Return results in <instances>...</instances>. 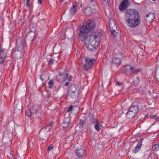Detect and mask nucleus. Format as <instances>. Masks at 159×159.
Returning a JSON list of instances; mask_svg holds the SVG:
<instances>
[{
  "mask_svg": "<svg viewBox=\"0 0 159 159\" xmlns=\"http://www.w3.org/2000/svg\"><path fill=\"white\" fill-rule=\"evenodd\" d=\"M124 17L126 23L131 27H137L140 23V15L138 11L135 9L127 10Z\"/></svg>",
  "mask_w": 159,
  "mask_h": 159,
  "instance_id": "1",
  "label": "nucleus"
},
{
  "mask_svg": "<svg viewBox=\"0 0 159 159\" xmlns=\"http://www.w3.org/2000/svg\"><path fill=\"white\" fill-rule=\"evenodd\" d=\"M79 36V38L85 42L86 48L89 51L95 50L99 44V39L96 35L91 36Z\"/></svg>",
  "mask_w": 159,
  "mask_h": 159,
  "instance_id": "2",
  "label": "nucleus"
},
{
  "mask_svg": "<svg viewBox=\"0 0 159 159\" xmlns=\"http://www.w3.org/2000/svg\"><path fill=\"white\" fill-rule=\"evenodd\" d=\"M95 22L90 20L83 23L79 29V36L93 35V30L95 26Z\"/></svg>",
  "mask_w": 159,
  "mask_h": 159,
  "instance_id": "3",
  "label": "nucleus"
},
{
  "mask_svg": "<svg viewBox=\"0 0 159 159\" xmlns=\"http://www.w3.org/2000/svg\"><path fill=\"white\" fill-rule=\"evenodd\" d=\"M116 23L113 19L110 20L109 22L110 30L113 35L116 38V40L119 41L120 39V32L116 29Z\"/></svg>",
  "mask_w": 159,
  "mask_h": 159,
  "instance_id": "4",
  "label": "nucleus"
},
{
  "mask_svg": "<svg viewBox=\"0 0 159 159\" xmlns=\"http://www.w3.org/2000/svg\"><path fill=\"white\" fill-rule=\"evenodd\" d=\"M25 41L24 37L19 38L16 42V45L15 48L16 49L25 52L27 48Z\"/></svg>",
  "mask_w": 159,
  "mask_h": 159,
  "instance_id": "5",
  "label": "nucleus"
},
{
  "mask_svg": "<svg viewBox=\"0 0 159 159\" xmlns=\"http://www.w3.org/2000/svg\"><path fill=\"white\" fill-rule=\"evenodd\" d=\"M95 61V59L89 57L83 58L82 59V63L84 69L87 70L90 69Z\"/></svg>",
  "mask_w": 159,
  "mask_h": 159,
  "instance_id": "6",
  "label": "nucleus"
},
{
  "mask_svg": "<svg viewBox=\"0 0 159 159\" xmlns=\"http://www.w3.org/2000/svg\"><path fill=\"white\" fill-rule=\"evenodd\" d=\"M139 108L137 106H131L126 114V116L128 118H131L134 116L138 112Z\"/></svg>",
  "mask_w": 159,
  "mask_h": 159,
  "instance_id": "7",
  "label": "nucleus"
},
{
  "mask_svg": "<svg viewBox=\"0 0 159 159\" xmlns=\"http://www.w3.org/2000/svg\"><path fill=\"white\" fill-rule=\"evenodd\" d=\"M59 75L57 76L56 80L59 82L68 81L70 80V76L68 74L65 72H60Z\"/></svg>",
  "mask_w": 159,
  "mask_h": 159,
  "instance_id": "8",
  "label": "nucleus"
},
{
  "mask_svg": "<svg viewBox=\"0 0 159 159\" xmlns=\"http://www.w3.org/2000/svg\"><path fill=\"white\" fill-rule=\"evenodd\" d=\"M52 122L50 121L49 123L47 125L45 126H44L41 130L39 132V134H41V137L45 135L47 133L50 131L52 127Z\"/></svg>",
  "mask_w": 159,
  "mask_h": 159,
  "instance_id": "9",
  "label": "nucleus"
},
{
  "mask_svg": "<svg viewBox=\"0 0 159 159\" xmlns=\"http://www.w3.org/2000/svg\"><path fill=\"white\" fill-rule=\"evenodd\" d=\"M122 57V55L120 52H117L114 55L113 58V62L116 64H119L121 63Z\"/></svg>",
  "mask_w": 159,
  "mask_h": 159,
  "instance_id": "10",
  "label": "nucleus"
},
{
  "mask_svg": "<svg viewBox=\"0 0 159 159\" xmlns=\"http://www.w3.org/2000/svg\"><path fill=\"white\" fill-rule=\"evenodd\" d=\"M85 149L83 147L77 148L75 150L77 156L79 157H84Z\"/></svg>",
  "mask_w": 159,
  "mask_h": 159,
  "instance_id": "11",
  "label": "nucleus"
},
{
  "mask_svg": "<svg viewBox=\"0 0 159 159\" xmlns=\"http://www.w3.org/2000/svg\"><path fill=\"white\" fill-rule=\"evenodd\" d=\"M70 118L69 117H66L64 122L62 125V128L66 129H68L70 128Z\"/></svg>",
  "mask_w": 159,
  "mask_h": 159,
  "instance_id": "12",
  "label": "nucleus"
},
{
  "mask_svg": "<svg viewBox=\"0 0 159 159\" xmlns=\"http://www.w3.org/2000/svg\"><path fill=\"white\" fill-rule=\"evenodd\" d=\"M96 10L94 8H92L90 7H87L84 10V13L86 15L89 16L96 12Z\"/></svg>",
  "mask_w": 159,
  "mask_h": 159,
  "instance_id": "13",
  "label": "nucleus"
},
{
  "mask_svg": "<svg viewBox=\"0 0 159 159\" xmlns=\"http://www.w3.org/2000/svg\"><path fill=\"white\" fill-rule=\"evenodd\" d=\"M24 52L23 51L16 49L15 48V50L13 52L12 55L15 58L19 59L21 57Z\"/></svg>",
  "mask_w": 159,
  "mask_h": 159,
  "instance_id": "14",
  "label": "nucleus"
},
{
  "mask_svg": "<svg viewBox=\"0 0 159 159\" xmlns=\"http://www.w3.org/2000/svg\"><path fill=\"white\" fill-rule=\"evenodd\" d=\"M128 1V0H124L121 2L119 5V9L120 11H123L127 9Z\"/></svg>",
  "mask_w": 159,
  "mask_h": 159,
  "instance_id": "15",
  "label": "nucleus"
},
{
  "mask_svg": "<svg viewBox=\"0 0 159 159\" xmlns=\"http://www.w3.org/2000/svg\"><path fill=\"white\" fill-rule=\"evenodd\" d=\"M154 15L152 13H150L147 15L145 18V20L148 22H152L154 19Z\"/></svg>",
  "mask_w": 159,
  "mask_h": 159,
  "instance_id": "16",
  "label": "nucleus"
},
{
  "mask_svg": "<svg viewBox=\"0 0 159 159\" xmlns=\"http://www.w3.org/2000/svg\"><path fill=\"white\" fill-rule=\"evenodd\" d=\"M77 6L76 3H75L73 4L72 7L70 8L69 13L71 16H73L76 13Z\"/></svg>",
  "mask_w": 159,
  "mask_h": 159,
  "instance_id": "17",
  "label": "nucleus"
},
{
  "mask_svg": "<svg viewBox=\"0 0 159 159\" xmlns=\"http://www.w3.org/2000/svg\"><path fill=\"white\" fill-rule=\"evenodd\" d=\"M134 67L131 66L130 65H127L125 66V68L124 70L125 72L127 73L129 72V75L132 73V71L134 69Z\"/></svg>",
  "mask_w": 159,
  "mask_h": 159,
  "instance_id": "18",
  "label": "nucleus"
},
{
  "mask_svg": "<svg viewBox=\"0 0 159 159\" xmlns=\"http://www.w3.org/2000/svg\"><path fill=\"white\" fill-rule=\"evenodd\" d=\"M142 145V140H141L138 143L137 146L133 150V152L135 153H137L140 149Z\"/></svg>",
  "mask_w": 159,
  "mask_h": 159,
  "instance_id": "19",
  "label": "nucleus"
},
{
  "mask_svg": "<svg viewBox=\"0 0 159 159\" xmlns=\"http://www.w3.org/2000/svg\"><path fill=\"white\" fill-rule=\"evenodd\" d=\"M6 50L3 49L0 45V57H6L7 56Z\"/></svg>",
  "mask_w": 159,
  "mask_h": 159,
  "instance_id": "20",
  "label": "nucleus"
},
{
  "mask_svg": "<svg viewBox=\"0 0 159 159\" xmlns=\"http://www.w3.org/2000/svg\"><path fill=\"white\" fill-rule=\"evenodd\" d=\"M31 111H32L33 115L36 114L38 113H37L38 109V106L37 105H34L31 108H30Z\"/></svg>",
  "mask_w": 159,
  "mask_h": 159,
  "instance_id": "21",
  "label": "nucleus"
},
{
  "mask_svg": "<svg viewBox=\"0 0 159 159\" xmlns=\"http://www.w3.org/2000/svg\"><path fill=\"white\" fill-rule=\"evenodd\" d=\"M101 125L100 124V122L99 121L97 122L94 125V128L95 129L98 131H99L100 129Z\"/></svg>",
  "mask_w": 159,
  "mask_h": 159,
  "instance_id": "22",
  "label": "nucleus"
},
{
  "mask_svg": "<svg viewBox=\"0 0 159 159\" xmlns=\"http://www.w3.org/2000/svg\"><path fill=\"white\" fill-rule=\"evenodd\" d=\"M76 90V88L74 85L70 86V89L68 90L69 93L75 92Z\"/></svg>",
  "mask_w": 159,
  "mask_h": 159,
  "instance_id": "23",
  "label": "nucleus"
},
{
  "mask_svg": "<svg viewBox=\"0 0 159 159\" xmlns=\"http://www.w3.org/2000/svg\"><path fill=\"white\" fill-rule=\"evenodd\" d=\"M25 114L26 116L28 117H30L31 116L33 115L30 109L27 110L25 112Z\"/></svg>",
  "mask_w": 159,
  "mask_h": 159,
  "instance_id": "24",
  "label": "nucleus"
},
{
  "mask_svg": "<svg viewBox=\"0 0 159 159\" xmlns=\"http://www.w3.org/2000/svg\"><path fill=\"white\" fill-rule=\"evenodd\" d=\"M155 78L157 81H159V69L156 71Z\"/></svg>",
  "mask_w": 159,
  "mask_h": 159,
  "instance_id": "25",
  "label": "nucleus"
},
{
  "mask_svg": "<svg viewBox=\"0 0 159 159\" xmlns=\"http://www.w3.org/2000/svg\"><path fill=\"white\" fill-rule=\"evenodd\" d=\"M85 121L84 120H80L79 124L80 125V127L82 128L84 125Z\"/></svg>",
  "mask_w": 159,
  "mask_h": 159,
  "instance_id": "26",
  "label": "nucleus"
},
{
  "mask_svg": "<svg viewBox=\"0 0 159 159\" xmlns=\"http://www.w3.org/2000/svg\"><path fill=\"white\" fill-rule=\"evenodd\" d=\"M54 81L53 80H50L48 82L49 88L50 89H51L53 86Z\"/></svg>",
  "mask_w": 159,
  "mask_h": 159,
  "instance_id": "27",
  "label": "nucleus"
},
{
  "mask_svg": "<svg viewBox=\"0 0 159 159\" xmlns=\"http://www.w3.org/2000/svg\"><path fill=\"white\" fill-rule=\"evenodd\" d=\"M98 122V120L94 119L93 117V118H92L91 119V122L92 124H95L97 123V122Z\"/></svg>",
  "mask_w": 159,
  "mask_h": 159,
  "instance_id": "28",
  "label": "nucleus"
},
{
  "mask_svg": "<svg viewBox=\"0 0 159 159\" xmlns=\"http://www.w3.org/2000/svg\"><path fill=\"white\" fill-rule=\"evenodd\" d=\"M152 149L155 151H157L159 149V145L158 144H156L152 146Z\"/></svg>",
  "mask_w": 159,
  "mask_h": 159,
  "instance_id": "29",
  "label": "nucleus"
},
{
  "mask_svg": "<svg viewBox=\"0 0 159 159\" xmlns=\"http://www.w3.org/2000/svg\"><path fill=\"white\" fill-rule=\"evenodd\" d=\"M46 75H44V74H43L40 76V78L41 80L42 81H44L46 80Z\"/></svg>",
  "mask_w": 159,
  "mask_h": 159,
  "instance_id": "30",
  "label": "nucleus"
},
{
  "mask_svg": "<svg viewBox=\"0 0 159 159\" xmlns=\"http://www.w3.org/2000/svg\"><path fill=\"white\" fill-rule=\"evenodd\" d=\"M141 70L140 69H139L135 70L133 72V75H135L137 74L138 73L141 71Z\"/></svg>",
  "mask_w": 159,
  "mask_h": 159,
  "instance_id": "31",
  "label": "nucleus"
},
{
  "mask_svg": "<svg viewBox=\"0 0 159 159\" xmlns=\"http://www.w3.org/2000/svg\"><path fill=\"white\" fill-rule=\"evenodd\" d=\"M5 57H0V63H3L5 61Z\"/></svg>",
  "mask_w": 159,
  "mask_h": 159,
  "instance_id": "32",
  "label": "nucleus"
},
{
  "mask_svg": "<svg viewBox=\"0 0 159 159\" xmlns=\"http://www.w3.org/2000/svg\"><path fill=\"white\" fill-rule=\"evenodd\" d=\"M108 0H103L102 3L105 6H107L108 5Z\"/></svg>",
  "mask_w": 159,
  "mask_h": 159,
  "instance_id": "33",
  "label": "nucleus"
},
{
  "mask_svg": "<svg viewBox=\"0 0 159 159\" xmlns=\"http://www.w3.org/2000/svg\"><path fill=\"white\" fill-rule=\"evenodd\" d=\"M13 151H11L10 153V155L9 156V157L10 159H13Z\"/></svg>",
  "mask_w": 159,
  "mask_h": 159,
  "instance_id": "34",
  "label": "nucleus"
},
{
  "mask_svg": "<svg viewBox=\"0 0 159 159\" xmlns=\"http://www.w3.org/2000/svg\"><path fill=\"white\" fill-rule=\"evenodd\" d=\"M75 92L69 93V92H68V93L70 94L72 98H74L75 95Z\"/></svg>",
  "mask_w": 159,
  "mask_h": 159,
  "instance_id": "35",
  "label": "nucleus"
},
{
  "mask_svg": "<svg viewBox=\"0 0 159 159\" xmlns=\"http://www.w3.org/2000/svg\"><path fill=\"white\" fill-rule=\"evenodd\" d=\"M53 147V146L52 145L50 144L48 148V149H47L48 151H50L51 150H52V149Z\"/></svg>",
  "mask_w": 159,
  "mask_h": 159,
  "instance_id": "36",
  "label": "nucleus"
},
{
  "mask_svg": "<svg viewBox=\"0 0 159 159\" xmlns=\"http://www.w3.org/2000/svg\"><path fill=\"white\" fill-rule=\"evenodd\" d=\"M73 108V106H70L67 109V112H68L71 110Z\"/></svg>",
  "mask_w": 159,
  "mask_h": 159,
  "instance_id": "37",
  "label": "nucleus"
},
{
  "mask_svg": "<svg viewBox=\"0 0 159 159\" xmlns=\"http://www.w3.org/2000/svg\"><path fill=\"white\" fill-rule=\"evenodd\" d=\"M30 0H27L26 1V4L27 7H29L30 6Z\"/></svg>",
  "mask_w": 159,
  "mask_h": 159,
  "instance_id": "38",
  "label": "nucleus"
},
{
  "mask_svg": "<svg viewBox=\"0 0 159 159\" xmlns=\"http://www.w3.org/2000/svg\"><path fill=\"white\" fill-rule=\"evenodd\" d=\"M138 81L137 82H135V81L134 82V84L135 85H137L138 84V82L140 81V79L139 78H137Z\"/></svg>",
  "mask_w": 159,
  "mask_h": 159,
  "instance_id": "39",
  "label": "nucleus"
},
{
  "mask_svg": "<svg viewBox=\"0 0 159 159\" xmlns=\"http://www.w3.org/2000/svg\"><path fill=\"white\" fill-rule=\"evenodd\" d=\"M53 63V60L52 59H50L49 61V63L50 65H52Z\"/></svg>",
  "mask_w": 159,
  "mask_h": 159,
  "instance_id": "40",
  "label": "nucleus"
},
{
  "mask_svg": "<svg viewBox=\"0 0 159 159\" xmlns=\"http://www.w3.org/2000/svg\"><path fill=\"white\" fill-rule=\"evenodd\" d=\"M38 3L40 4H42V0H38Z\"/></svg>",
  "mask_w": 159,
  "mask_h": 159,
  "instance_id": "41",
  "label": "nucleus"
},
{
  "mask_svg": "<svg viewBox=\"0 0 159 159\" xmlns=\"http://www.w3.org/2000/svg\"><path fill=\"white\" fill-rule=\"evenodd\" d=\"M68 82H66V83H65V86H67V85H68L69 84V81H67Z\"/></svg>",
  "mask_w": 159,
  "mask_h": 159,
  "instance_id": "42",
  "label": "nucleus"
},
{
  "mask_svg": "<svg viewBox=\"0 0 159 159\" xmlns=\"http://www.w3.org/2000/svg\"><path fill=\"white\" fill-rule=\"evenodd\" d=\"M156 115H154V116H151L150 118H156Z\"/></svg>",
  "mask_w": 159,
  "mask_h": 159,
  "instance_id": "43",
  "label": "nucleus"
},
{
  "mask_svg": "<svg viewBox=\"0 0 159 159\" xmlns=\"http://www.w3.org/2000/svg\"><path fill=\"white\" fill-rule=\"evenodd\" d=\"M116 84L119 86H120L121 84V83L118 82H117Z\"/></svg>",
  "mask_w": 159,
  "mask_h": 159,
  "instance_id": "44",
  "label": "nucleus"
},
{
  "mask_svg": "<svg viewBox=\"0 0 159 159\" xmlns=\"http://www.w3.org/2000/svg\"><path fill=\"white\" fill-rule=\"evenodd\" d=\"M90 2H93V0H90Z\"/></svg>",
  "mask_w": 159,
  "mask_h": 159,
  "instance_id": "45",
  "label": "nucleus"
},
{
  "mask_svg": "<svg viewBox=\"0 0 159 159\" xmlns=\"http://www.w3.org/2000/svg\"><path fill=\"white\" fill-rule=\"evenodd\" d=\"M153 1H155L156 0H152Z\"/></svg>",
  "mask_w": 159,
  "mask_h": 159,
  "instance_id": "46",
  "label": "nucleus"
}]
</instances>
